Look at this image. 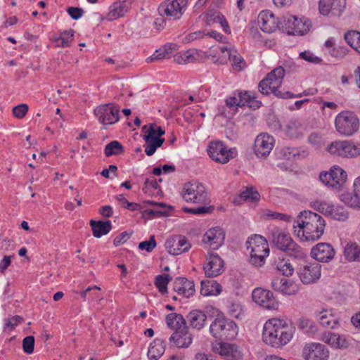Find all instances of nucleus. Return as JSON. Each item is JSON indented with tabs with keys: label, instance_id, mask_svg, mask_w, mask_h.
<instances>
[{
	"label": "nucleus",
	"instance_id": "nucleus-41",
	"mask_svg": "<svg viewBox=\"0 0 360 360\" xmlns=\"http://www.w3.org/2000/svg\"><path fill=\"white\" fill-rule=\"evenodd\" d=\"M244 96V92H235L231 96L226 98V105L230 108L245 106L247 101L243 99Z\"/></svg>",
	"mask_w": 360,
	"mask_h": 360
},
{
	"label": "nucleus",
	"instance_id": "nucleus-63",
	"mask_svg": "<svg viewBox=\"0 0 360 360\" xmlns=\"http://www.w3.org/2000/svg\"><path fill=\"white\" fill-rule=\"evenodd\" d=\"M132 233H129L128 231H124L116 236L113 240V244L115 246H119L123 243H124L131 236Z\"/></svg>",
	"mask_w": 360,
	"mask_h": 360
},
{
	"label": "nucleus",
	"instance_id": "nucleus-39",
	"mask_svg": "<svg viewBox=\"0 0 360 360\" xmlns=\"http://www.w3.org/2000/svg\"><path fill=\"white\" fill-rule=\"evenodd\" d=\"M319 320L320 324L324 327L330 329H334L339 326L338 319L336 318L332 313L328 311H322L319 313Z\"/></svg>",
	"mask_w": 360,
	"mask_h": 360
},
{
	"label": "nucleus",
	"instance_id": "nucleus-10",
	"mask_svg": "<svg viewBox=\"0 0 360 360\" xmlns=\"http://www.w3.org/2000/svg\"><path fill=\"white\" fill-rule=\"evenodd\" d=\"M346 172L339 166H333L329 172H323L319 175L320 181L328 187L340 189L347 180Z\"/></svg>",
	"mask_w": 360,
	"mask_h": 360
},
{
	"label": "nucleus",
	"instance_id": "nucleus-61",
	"mask_svg": "<svg viewBox=\"0 0 360 360\" xmlns=\"http://www.w3.org/2000/svg\"><path fill=\"white\" fill-rule=\"evenodd\" d=\"M347 47L342 46H338L329 50L330 56L336 58H344L347 55Z\"/></svg>",
	"mask_w": 360,
	"mask_h": 360
},
{
	"label": "nucleus",
	"instance_id": "nucleus-26",
	"mask_svg": "<svg viewBox=\"0 0 360 360\" xmlns=\"http://www.w3.org/2000/svg\"><path fill=\"white\" fill-rule=\"evenodd\" d=\"M271 288L284 295H295L297 290V285L292 281L283 278H275L271 282Z\"/></svg>",
	"mask_w": 360,
	"mask_h": 360
},
{
	"label": "nucleus",
	"instance_id": "nucleus-12",
	"mask_svg": "<svg viewBox=\"0 0 360 360\" xmlns=\"http://www.w3.org/2000/svg\"><path fill=\"white\" fill-rule=\"evenodd\" d=\"M321 265L317 262L307 263L300 266L297 269V275L304 285L316 283L321 276Z\"/></svg>",
	"mask_w": 360,
	"mask_h": 360
},
{
	"label": "nucleus",
	"instance_id": "nucleus-30",
	"mask_svg": "<svg viewBox=\"0 0 360 360\" xmlns=\"http://www.w3.org/2000/svg\"><path fill=\"white\" fill-rule=\"evenodd\" d=\"M219 353L220 355L225 356L228 360H240L243 359L241 351L234 344L220 343Z\"/></svg>",
	"mask_w": 360,
	"mask_h": 360
},
{
	"label": "nucleus",
	"instance_id": "nucleus-21",
	"mask_svg": "<svg viewBox=\"0 0 360 360\" xmlns=\"http://www.w3.org/2000/svg\"><path fill=\"white\" fill-rule=\"evenodd\" d=\"M204 265L205 273L208 277H215L224 271V262L217 254H210Z\"/></svg>",
	"mask_w": 360,
	"mask_h": 360
},
{
	"label": "nucleus",
	"instance_id": "nucleus-48",
	"mask_svg": "<svg viewBox=\"0 0 360 360\" xmlns=\"http://www.w3.org/2000/svg\"><path fill=\"white\" fill-rule=\"evenodd\" d=\"M328 216L335 220L345 221L348 218V212L343 207L332 205Z\"/></svg>",
	"mask_w": 360,
	"mask_h": 360
},
{
	"label": "nucleus",
	"instance_id": "nucleus-59",
	"mask_svg": "<svg viewBox=\"0 0 360 360\" xmlns=\"http://www.w3.org/2000/svg\"><path fill=\"white\" fill-rule=\"evenodd\" d=\"M281 154L288 160L300 155L299 150L294 147L285 146L281 149Z\"/></svg>",
	"mask_w": 360,
	"mask_h": 360
},
{
	"label": "nucleus",
	"instance_id": "nucleus-55",
	"mask_svg": "<svg viewBox=\"0 0 360 360\" xmlns=\"http://www.w3.org/2000/svg\"><path fill=\"white\" fill-rule=\"evenodd\" d=\"M333 205H330L329 203H327L326 202L323 201H315L312 204V207L314 210L316 211H319V212H321L324 215L328 216L330 214V212L331 210Z\"/></svg>",
	"mask_w": 360,
	"mask_h": 360
},
{
	"label": "nucleus",
	"instance_id": "nucleus-51",
	"mask_svg": "<svg viewBox=\"0 0 360 360\" xmlns=\"http://www.w3.org/2000/svg\"><path fill=\"white\" fill-rule=\"evenodd\" d=\"M276 269L285 276H290L294 272V268L290 262L282 260L276 264Z\"/></svg>",
	"mask_w": 360,
	"mask_h": 360
},
{
	"label": "nucleus",
	"instance_id": "nucleus-53",
	"mask_svg": "<svg viewBox=\"0 0 360 360\" xmlns=\"http://www.w3.org/2000/svg\"><path fill=\"white\" fill-rule=\"evenodd\" d=\"M243 99L247 101L246 105L253 109H257L260 107L262 103L259 101L256 100L255 93L250 91L244 92Z\"/></svg>",
	"mask_w": 360,
	"mask_h": 360
},
{
	"label": "nucleus",
	"instance_id": "nucleus-34",
	"mask_svg": "<svg viewBox=\"0 0 360 360\" xmlns=\"http://www.w3.org/2000/svg\"><path fill=\"white\" fill-rule=\"evenodd\" d=\"M90 225L93 231V235L96 238H101L103 235L108 234L112 229V224L110 221H90Z\"/></svg>",
	"mask_w": 360,
	"mask_h": 360
},
{
	"label": "nucleus",
	"instance_id": "nucleus-8",
	"mask_svg": "<svg viewBox=\"0 0 360 360\" xmlns=\"http://www.w3.org/2000/svg\"><path fill=\"white\" fill-rule=\"evenodd\" d=\"M207 153L212 160L221 163H227L237 155L236 148H227L220 141H212L207 148Z\"/></svg>",
	"mask_w": 360,
	"mask_h": 360
},
{
	"label": "nucleus",
	"instance_id": "nucleus-5",
	"mask_svg": "<svg viewBox=\"0 0 360 360\" xmlns=\"http://www.w3.org/2000/svg\"><path fill=\"white\" fill-rule=\"evenodd\" d=\"M271 240L278 249L284 251L290 257L304 259L307 256L306 250L295 243L289 234L278 229L271 231Z\"/></svg>",
	"mask_w": 360,
	"mask_h": 360
},
{
	"label": "nucleus",
	"instance_id": "nucleus-42",
	"mask_svg": "<svg viewBox=\"0 0 360 360\" xmlns=\"http://www.w3.org/2000/svg\"><path fill=\"white\" fill-rule=\"evenodd\" d=\"M229 53V61L233 68L236 71L242 70L245 66V62L243 58L237 51H227Z\"/></svg>",
	"mask_w": 360,
	"mask_h": 360
},
{
	"label": "nucleus",
	"instance_id": "nucleus-36",
	"mask_svg": "<svg viewBox=\"0 0 360 360\" xmlns=\"http://www.w3.org/2000/svg\"><path fill=\"white\" fill-rule=\"evenodd\" d=\"M205 20L207 25L219 22L222 26L224 30L226 33H230L231 30L228 25V22L220 13L213 10L208 11L205 14Z\"/></svg>",
	"mask_w": 360,
	"mask_h": 360
},
{
	"label": "nucleus",
	"instance_id": "nucleus-6",
	"mask_svg": "<svg viewBox=\"0 0 360 360\" xmlns=\"http://www.w3.org/2000/svg\"><path fill=\"white\" fill-rule=\"evenodd\" d=\"M212 335L220 340H232L238 334V326L236 323L223 315H218L210 326Z\"/></svg>",
	"mask_w": 360,
	"mask_h": 360
},
{
	"label": "nucleus",
	"instance_id": "nucleus-58",
	"mask_svg": "<svg viewBox=\"0 0 360 360\" xmlns=\"http://www.w3.org/2000/svg\"><path fill=\"white\" fill-rule=\"evenodd\" d=\"M23 351L30 354L34 352V338L33 336H27L22 340Z\"/></svg>",
	"mask_w": 360,
	"mask_h": 360
},
{
	"label": "nucleus",
	"instance_id": "nucleus-46",
	"mask_svg": "<svg viewBox=\"0 0 360 360\" xmlns=\"http://www.w3.org/2000/svg\"><path fill=\"white\" fill-rule=\"evenodd\" d=\"M171 280L172 278L169 274H162L156 276L155 285L160 292L162 294L167 292V285Z\"/></svg>",
	"mask_w": 360,
	"mask_h": 360
},
{
	"label": "nucleus",
	"instance_id": "nucleus-57",
	"mask_svg": "<svg viewBox=\"0 0 360 360\" xmlns=\"http://www.w3.org/2000/svg\"><path fill=\"white\" fill-rule=\"evenodd\" d=\"M157 243L155 240V236H152L150 237L148 240H144L139 244V248L141 250H146L148 252H152L156 247Z\"/></svg>",
	"mask_w": 360,
	"mask_h": 360
},
{
	"label": "nucleus",
	"instance_id": "nucleus-18",
	"mask_svg": "<svg viewBox=\"0 0 360 360\" xmlns=\"http://www.w3.org/2000/svg\"><path fill=\"white\" fill-rule=\"evenodd\" d=\"M165 247L168 252L173 255H179L187 252L191 247L186 237L176 236L169 238L165 242Z\"/></svg>",
	"mask_w": 360,
	"mask_h": 360
},
{
	"label": "nucleus",
	"instance_id": "nucleus-1",
	"mask_svg": "<svg viewBox=\"0 0 360 360\" xmlns=\"http://www.w3.org/2000/svg\"><path fill=\"white\" fill-rule=\"evenodd\" d=\"M326 221L317 213L309 210L301 212L294 221V233L301 240L314 241L324 233Z\"/></svg>",
	"mask_w": 360,
	"mask_h": 360
},
{
	"label": "nucleus",
	"instance_id": "nucleus-7",
	"mask_svg": "<svg viewBox=\"0 0 360 360\" xmlns=\"http://www.w3.org/2000/svg\"><path fill=\"white\" fill-rule=\"evenodd\" d=\"M359 124L357 116L349 111L340 112L335 120L337 131L343 136H349L355 134L359 130Z\"/></svg>",
	"mask_w": 360,
	"mask_h": 360
},
{
	"label": "nucleus",
	"instance_id": "nucleus-25",
	"mask_svg": "<svg viewBox=\"0 0 360 360\" xmlns=\"http://www.w3.org/2000/svg\"><path fill=\"white\" fill-rule=\"evenodd\" d=\"M173 289L179 296L189 298L195 292V284L186 278H176L173 284Z\"/></svg>",
	"mask_w": 360,
	"mask_h": 360
},
{
	"label": "nucleus",
	"instance_id": "nucleus-56",
	"mask_svg": "<svg viewBox=\"0 0 360 360\" xmlns=\"http://www.w3.org/2000/svg\"><path fill=\"white\" fill-rule=\"evenodd\" d=\"M28 110V105L25 103H22L13 107L12 112L15 117L22 119L27 115Z\"/></svg>",
	"mask_w": 360,
	"mask_h": 360
},
{
	"label": "nucleus",
	"instance_id": "nucleus-17",
	"mask_svg": "<svg viewBox=\"0 0 360 360\" xmlns=\"http://www.w3.org/2000/svg\"><path fill=\"white\" fill-rule=\"evenodd\" d=\"M303 356L306 360H328L329 351L321 343L307 344L303 349Z\"/></svg>",
	"mask_w": 360,
	"mask_h": 360
},
{
	"label": "nucleus",
	"instance_id": "nucleus-32",
	"mask_svg": "<svg viewBox=\"0 0 360 360\" xmlns=\"http://www.w3.org/2000/svg\"><path fill=\"white\" fill-rule=\"evenodd\" d=\"M189 325L197 330L202 328L207 321V316L202 311L193 310L186 316Z\"/></svg>",
	"mask_w": 360,
	"mask_h": 360
},
{
	"label": "nucleus",
	"instance_id": "nucleus-20",
	"mask_svg": "<svg viewBox=\"0 0 360 360\" xmlns=\"http://www.w3.org/2000/svg\"><path fill=\"white\" fill-rule=\"evenodd\" d=\"M224 239L225 232L219 227L210 229L203 236V242L213 250H217L221 247Z\"/></svg>",
	"mask_w": 360,
	"mask_h": 360
},
{
	"label": "nucleus",
	"instance_id": "nucleus-60",
	"mask_svg": "<svg viewBox=\"0 0 360 360\" xmlns=\"http://www.w3.org/2000/svg\"><path fill=\"white\" fill-rule=\"evenodd\" d=\"M300 58L311 63L319 64L322 62V59L319 57L316 56L314 53L310 51H303L300 53Z\"/></svg>",
	"mask_w": 360,
	"mask_h": 360
},
{
	"label": "nucleus",
	"instance_id": "nucleus-54",
	"mask_svg": "<svg viewBox=\"0 0 360 360\" xmlns=\"http://www.w3.org/2000/svg\"><path fill=\"white\" fill-rule=\"evenodd\" d=\"M350 344L351 340L348 337L337 333L334 348L345 349L349 347Z\"/></svg>",
	"mask_w": 360,
	"mask_h": 360
},
{
	"label": "nucleus",
	"instance_id": "nucleus-2",
	"mask_svg": "<svg viewBox=\"0 0 360 360\" xmlns=\"http://www.w3.org/2000/svg\"><path fill=\"white\" fill-rule=\"evenodd\" d=\"M181 195L186 202L200 205L198 207L183 208L186 213L201 215L210 214L214 210L212 206L209 205L210 200L205 186L199 181L185 183Z\"/></svg>",
	"mask_w": 360,
	"mask_h": 360
},
{
	"label": "nucleus",
	"instance_id": "nucleus-15",
	"mask_svg": "<svg viewBox=\"0 0 360 360\" xmlns=\"http://www.w3.org/2000/svg\"><path fill=\"white\" fill-rule=\"evenodd\" d=\"M252 300L260 307L266 309L276 310L278 307L272 292L261 288H255L252 293Z\"/></svg>",
	"mask_w": 360,
	"mask_h": 360
},
{
	"label": "nucleus",
	"instance_id": "nucleus-47",
	"mask_svg": "<svg viewBox=\"0 0 360 360\" xmlns=\"http://www.w3.org/2000/svg\"><path fill=\"white\" fill-rule=\"evenodd\" d=\"M236 51L231 44H223L216 47V54L219 55L220 63H226L229 60V53L227 51Z\"/></svg>",
	"mask_w": 360,
	"mask_h": 360
},
{
	"label": "nucleus",
	"instance_id": "nucleus-38",
	"mask_svg": "<svg viewBox=\"0 0 360 360\" xmlns=\"http://www.w3.org/2000/svg\"><path fill=\"white\" fill-rule=\"evenodd\" d=\"M221 291V285L214 281H202L200 293L203 296L217 295Z\"/></svg>",
	"mask_w": 360,
	"mask_h": 360
},
{
	"label": "nucleus",
	"instance_id": "nucleus-24",
	"mask_svg": "<svg viewBox=\"0 0 360 360\" xmlns=\"http://www.w3.org/2000/svg\"><path fill=\"white\" fill-rule=\"evenodd\" d=\"M281 22L269 11H262L259 15V24L261 30L267 33L275 32Z\"/></svg>",
	"mask_w": 360,
	"mask_h": 360
},
{
	"label": "nucleus",
	"instance_id": "nucleus-29",
	"mask_svg": "<svg viewBox=\"0 0 360 360\" xmlns=\"http://www.w3.org/2000/svg\"><path fill=\"white\" fill-rule=\"evenodd\" d=\"M143 139L146 141L145 153L148 156L153 155L157 148L160 147L165 141V139L155 137L152 129L147 130L146 134L143 136Z\"/></svg>",
	"mask_w": 360,
	"mask_h": 360
},
{
	"label": "nucleus",
	"instance_id": "nucleus-14",
	"mask_svg": "<svg viewBox=\"0 0 360 360\" xmlns=\"http://www.w3.org/2000/svg\"><path fill=\"white\" fill-rule=\"evenodd\" d=\"M119 108L110 103L98 106L94 113L101 123L103 124H112L119 120Z\"/></svg>",
	"mask_w": 360,
	"mask_h": 360
},
{
	"label": "nucleus",
	"instance_id": "nucleus-43",
	"mask_svg": "<svg viewBox=\"0 0 360 360\" xmlns=\"http://www.w3.org/2000/svg\"><path fill=\"white\" fill-rule=\"evenodd\" d=\"M345 39L352 48L360 53V32L349 31L345 34Z\"/></svg>",
	"mask_w": 360,
	"mask_h": 360
},
{
	"label": "nucleus",
	"instance_id": "nucleus-50",
	"mask_svg": "<svg viewBox=\"0 0 360 360\" xmlns=\"http://www.w3.org/2000/svg\"><path fill=\"white\" fill-rule=\"evenodd\" d=\"M308 142L315 149H319L324 145V138L319 132H312L308 136Z\"/></svg>",
	"mask_w": 360,
	"mask_h": 360
},
{
	"label": "nucleus",
	"instance_id": "nucleus-35",
	"mask_svg": "<svg viewBox=\"0 0 360 360\" xmlns=\"http://www.w3.org/2000/svg\"><path fill=\"white\" fill-rule=\"evenodd\" d=\"M304 125L298 120H292L286 128V135L290 139H298L303 136L305 131Z\"/></svg>",
	"mask_w": 360,
	"mask_h": 360
},
{
	"label": "nucleus",
	"instance_id": "nucleus-64",
	"mask_svg": "<svg viewBox=\"0 0 360 360\" xmlns=\"http://www.w3.org/2000/svg\"><path fill=\"white\" fill-rule=\"evenodd\" d=\"M319 10L321 14L328 15L330 11H333L331 0H320Z\"/></svg>",
	"mask_w": 360,
	"mask_h": 360
},
{
	"label": "nucleus",
	"instance_id": "nucleus-28",
	"mask_svg": "<svg viewBox=\"0 0 360 360\" xmlns=\"http://www.w3.org/2000/svg\"><path fill=\"white\" fill-rule=\"evenodd\" d=\"M179 46L175 43H168L159 49L156 50L155 53L146 59V63H150L155 61H160L164 59L169 58L174 51L177 50Z\"/></svg>",
	"mask_w": 360,
	"mask_h": 360
},
{
	"label": "nucleus",
	"instance_id": "nucleus-49",
	"mask_svg": "<svg viewBox=\"0 0 360 360\" xmlns=\"http://www.w3.org/2000/svg\"><path fill=\"white\" fill-rule=\"evenodd\" d=\"M240 198L244 200L257 201L260 198V195L254 187H247L240 194Z\"/></svg>",
	"mask_w": 360,
	"mask_h": 360
},
{
	"label": "nucleus",
	"instance_id": "nucleus-44",
	"mask_svg": "<svg viewBox=\"0 0 360 360\" xmlns=\"http://www.w3.org/2000/svg\"><path fill=\"white\" fill-rule=\"evenodd\" d=\"M148 204L153 205L155 206L153 209H148L145 213L150 217L155 218L167 215L166 211L162 210L166 207V205L162 202H155L153 201H148Z\"/></svg>",
	"mask_w": 360,
	"mask_h": 360
},
{
	"label": "nucleus",
	"instance_id": "nucleus-37",
	"mask_svg": "<svg viewBox=\"0 0 360 360\" xmlns=\"http://www.w3.org/2000/svg\"><path fill=\"white\" fill-rule=\"evenodd\" d=\"M165 345L164 341L155 339L150 345L148 356L150 360H158L165 353Z\"/></svg>",
	"mask_w": 360,
	"mask_h": 360
},
{
	"label": "nucleus",
	"instance_id": "nucleus-13",
	"mask_svg": "<svg viewBox=\"0 0 360 360\" xmlns=\"http://www.w3.org/2000/svg\"><path fill=\"white\" fill-rule=\"evenodd\" d=\"M283 25L288 34L303 35L309 30L310 23L308 20H303L295 15H288L283 18Z\"/></svg>",
	"mask_w": 360,
	"mask_h": 360
},
{
	"label": "nucleus",
	"instance_id": "nucleus-45",
	"mask_svg": "<svg viewBox=\"0 0 360 360\" xmlns=\"http://www.w3.org/2000/svg\"><path fill=\"white\" fill-rule=\"evenodd\" d=\"M124 153V148L122 145L117 141H112L108 143L104 150V153L106 157L112 155H118Z\"/></svg>",
	"mask_w": 360,
	"mask_h": 360
},
{
	"label": "nucleus",
	"instance_id": "nucleus-23",
	"mask_svg": "<svg viewBox=\"0 0 360 360\" xmlns=\"http://www.w3.org/2000/svg\"><path fill=\"white\" fill-rule=\"evenodd\" d=\"M352 192L342 193L340 200L347 206L354 209H360V176L354 180Z\"/></svg>",
	"mask_w": 360,
	"mask_h": 360
},
{
	"label": "nucleus",
	"instance_id": "nucleus-31",
	"mask_svg": "<svg viewBox=\"0 0 360 360\" xmlns=\"http://www.w3.org/2000/svg\"><path fill=\"white\" fill-rule=\"evenodd\" d=\"M131 6V1L124 0L114 3L111 6L110 11L107 15L109 20H113L118 18L124 16V15L129 11Z\"/></svg>",
	"mask_w": 360,
	"mask_h": 360
},
{
	"label": "nucleus",
	"instance_id": "nucleus-62",
	"mask_svg": "<svg viewBox=\"0 0 360 360\" xmlns=\"http://www.w3.org/2000/svg\"><path fill=\"white\" fill-rule=\"evenodd\" d=\"M337 333L326 332L321 335V340L332 347H334Z\"/></svg>",
	"mask_w": 360,
	"mask_h": 360
},
{
	"label": "nucleus",
	"instance_id": "nucleus-11",
	"mask_svg": "<svg viewBox=\"0 0 360 360\" xmlns=\"http://www.w3.org/2000/svg\"><path fill=\"white\" fill-rule=\"evenodd\" d=\"M187 4L188 0H167L160 5L158 12L161 16L178 20L182 16Z\"/></svg>",
	"mask_w": 360,
	"mask_h": 360
},
{
	"label": "nucleus",
	"instance_id": "nucleus-19",
	"mask_svg": "<svg viewBox=\"0 0 360 360\" xmlns=\"http://www.w3.org/2000/svg\"><path fill=\"white\" fill-rule=\"evenodd\" d=\"M335 250L332 245L326 243H320L311 250V255L316 260L321 262H328L335 256Z\"/></svg>",
	"mask_w": 360,
	"mask_h": 360
},
{
	"label": "nucleus",
	"instance_id": "nucleus-33",
	"mask_svg": "<svg viewBox=\"0 0 360 360\" xmlns=\"http://www.w3.org/2000/svg\"><path fill=\"white\" fill-rule=\"evenodd\" d=\"M166 323L167 326L174 332L187 328L186 321L180 314L171 313L166 316Z\"/></svg>",
	"mask_w": 360,
	"mask_h": 360
},
{
	"label": "nucleus",
	"instance_id": "nucleus-16",
	"mask_svg": "<svg viewBox=\"0 0 360 360\" xmlns=\"http://www.w3.org/2000/svg\"><path fill=\"white\" fill-rule=\"evenodd\" d=\"M275 143L274 137L269 134H259L254 145V152L258 158H266L271 153Z\"/></svg>",
	"mask_w": 360,
	"mask_h": 360
},
{
	"label": "nucleus",
	"instance_id": "nucleus-27",
	"mask_svg": "<svg viewBox=\"0 0 360 360\" xmlns=\"http://www.w3.org/2000/svg\"><path fill=\"white\" fill-rule=\"evenodd\" d=\"M169 342H173L179 348H187L193 342V335L188 327L184 328L182 330L174 332L169 338Z\"/></svg>",
	"mask_w": 360,
	"mask_h": 360
},
{
	"label": "nucleus",
	"instance_id": "nucleus-4",
	"mask_svg": "<svg viewBox=\"0 0 360 360\" xmlns=\"http://www.w3.org/2000/svg\"><path fill=\"white\" fill-rule=\"evenodd\" d=\"M285 76V70L281 66L274 68L259 83L258 88L261 94L268 95L272 93L281 98H291L293 96L290 91L282 92L278 90Z\"/></svg>",
	"mask_w": 360,
	"mask_h": 360
},
{
	"label": "nucleus",
	"instance_id": "nucleus-9",
	"mask_svg": "<svg viewBox=\"0 0 360 360\" xmlns=\"http://www.w3.org/2000/svg\"><path fill=\"white\" fill-rule=\"evenodd\" d=\"M328 152L343 158H354L360 155V145L351 141H335L327 147Z\"/></svg>",
	"mask_w": 360,
	"mask_h": 360
},
{
	"label": "nucleus",
	"instance_id": "nucleus-52",
	"mask_svg": "<svg viewBox=\"0 0 360 360\" xmlns=\"http://www.w3.org/2000/svg\"><path fill=\"white\" fill-rule=\"evenodd\" d=\"M268 255H264L257 252H252L250 251L249 262L256 267L262 266L265 263V259Z\"/></svg>",
	"mask_w": 360,
	"mask_h": 360
},
{
	"label": "nucleus",
	"instance_id": "nucleus-22",
	"mask_svg": "<svg viewBox=\"0 0 360 360\" xmlns=\"http://www.w3.org/2000/svg\"><path fill=\"white\" fill-rule=\"evenodd\" d=\"M247 250L252 252H257L264 255H269V248L267 240L261 235L255 234L248 238Z\"/></svg>",
	"mask_w": 360,
	"mask_h": 360
},
{
	"label": "nucleus",
	"instance_id": "nucleus-40",
	"mask_svg": "<svg viewBox=\"0 0 360 360\" xmlns=\"http://www.w3.org/2000/svg\"><path fill=\"white\" fill-rule=\"evenodd\" d=\"M343 253L348 262H360V247L356 243L347 244Z\"/></svg>",
	"mask_w": 360,
	"mask_h": 360
},
{
	"label": "nucleus",
	"instance_id": "nucleus-3",
	"mask_svg": "<svg viewBox=\"0 0 360 360\" xmlns=\"http://www.w3.org/2000/svg\"><path fill=\"white\" fill-rule=\"evenodd\" d=\"M294 328L280 319H269L262 332L263 341L273 347L279 348L288 344L293 337Z\"/></svg>",
	"mask_w": 360,
	"mask_h": 360
}]
</instances>
